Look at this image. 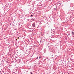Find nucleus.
I'll return each instance as SVG.
<instances>
[{
    "mask_svg": "<svg viewBox=\"0 0 74 74\" xmlns=\"http://www.w3.org/2000/svg\"><path fill=\"white\" fill-rule=\"evenodd\" d=\"M38 58H39V59L41 58V54H39V56H38L37 57V59H38Z\"/></svg>",
    "mask_w": 74,
    "mask_h": 74,
    "instance_id": "obj_1",
    "label": "nucleus"
},
{
    "mask_svg": "<svg viewBox=\"0 0 74 74\" xmlns=\"http://www.w3.org/2000/svg\"><path fill=\"white\" fill-rule=\"evenodd\" d=\"M39 5H40V6L42 5V4L41 2L39 3Z\"/></svg>",
    "mask_w": 74,
    "mask_h": 74,
    "instance_id": "obj_2",
    "label": "nucleus"
},
{
    "mask_svg": "<svg viewBox=\"0 0 74 74\" xmlns=\"http://www.w3.org/2000/svg\"><path fill=\"white\" fill-rule=\"evenodd\" d=\"M59 6H60V5L59 4H57L56 5V7H59Z\"/></svg>",
    "mask_w": 74,
    "mask_h": 74,
    "instance_id": "obj_3",
    "label": "nucleus"
},
{
    "mask_svg": "<svg viewBox=\"0 0 74 74\" xmlns=\"http://www.w3.org/2000/svg\"><path fill=\"white\" fill-rule=\"evenodd\" d=\"M71 32L72 33L71 34L72 35H74V32L73 31H72Z\"/></svg>",
    "mask_w": 74,
    "mask_h": 74,
    "instance_id": "obj_4",
    "label": "nucleus"
},
{
    "mask_svg": "<svg viewBox=\"0 0 74 74\" xmlns=\"http://www.w3.org/2000/svg\"><path fill=\"white\" fill-rule=\"evenodd\" d=\"M32 26L34 27H35V24H33Z\"/></svg>",
    "mask_w": 74,
    "mask_h": 74,
    "instance_id": "obj_5",
    "label": "nucleus"
},
{
    "mask_svg": "<svg viewBox=\"0 0 74 74\" xmlns=\"http://www.w3.org/2000/svg\"><path fill=\"white\" fill-rule=\"evenodd\" d=\"M41 40H42V39H41V40H40V42H41Z\"/></svg>",
    "mask_w": 74,
    "mask_h": 74,
    "instance_id": "obj_6",
    "label": "nucleus"
},
{
    "mask_svg": "<svg viewBox=\"0 0 74 74\" xmlns=\"http://www.w3.org/2000/svg\"><path fill=\"white\" fill-rule=\"evenodd\" d=\"M33 74V73H32V72H31V74Z\"/></svg>",
    "mask_w": 74,
    "mask_h": 74,
    "instance_id": "obj_7",
    "label": "nucleus"
},
{
    "mask_svg": "<svg viewBox=\"0 0 74 74\" xmlns=\"http://www.w3.org/2000/svg\"><path fill=\"white\" fill-rule=\"evenodd\" d=\"M32 16H33V15H31V17Z\"/></svg>",
    "mask_w": 74,
    "mask_h": 74,
    "instance_id": "obj_8",
    "label": "nucleus"
},
{
    "mask_svg": "<svg viewBox=\"0 0 74 74\" xmlns=\"http://www.w3.org/2000/svg\"><path fill=\"white\" fill-rule=\"evenodd\" d=\"M38 64L39 65H40V63H38Z\"/></svg>",
    "mask_w": 74,
    "mask_h": 74,
    "instance_id": "obj_9",
    "label": "nucleus"
},
{
    "mask_svg": "<svg viewBox=\"0 0 74 74\" xmlns=\"http://www.w3.org/2000/svg\"><path fill=\"white\" fill-rule=\"evenodd\" d=\"M19 37H18V38H17L18 39H19Z\"/></svg>",
    "mask_w": 74,
    "mask_h": 74,
    "instance_id": "obj_10",
    "label": "nucleus"
},
{
    "mask_svg": "<svg viewBox=\"0 0 74 74\" xmlns=\"http://www.w3.org/2000/svg\"><path fill=\"white\" fill-rule=\"evenodd\" d=\"M55 10H56V8H54Z\"/></svg>",
    "mask_w": 74,
    "mask_h": 74,
    "instance_id": "obj_11",
    "label": "nucleus"
},
{
    "mask_svg": "<svg viewBox=\"0 0 74 74\" xmlns=\"http://www.w3.org/2000/svg\"><path fill=\"white\" fill-rule=\"evenodd\" d=\"M38 69H39V68H38Z\"/></svg>",
    "mask_w": 74,
    "mask_h": 74,
    "instance_id": "obj_12",
    "label": "nucleus"
},
{
    "mask_svg": "<svg viewBox=\"0 0 74 74\" xmlns=\"http://www.w3.org/2000/svg\"><path fill=\"white\" fill-rule=\"evenodd\" d=\"M16 40H17V39H16Z\"/></svg>",
    "mask_w": 74,
    "mask_h": 74,
    "instance_id": "obj_13",
    "label": "nucleus"
}]
</instances>
